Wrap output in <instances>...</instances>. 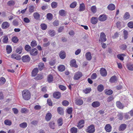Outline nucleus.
Here are the masks:
<instances>
[{
    "mask_svg": "<svg viewBox=\"0 0 133 133\" xmlns=\"http://www.w3.org/2000/svg\"><path fill=\"white\" fill-rule=\"evenodd\" d=\"M23 98L25 100H29L31 97V94L29 91L28 90H24L22 92Z\"/></svg>",
    "mask_w": 133,
    "mask_h": 133,
    "instance_id": "nucleus-1",
    "label": "nucleus"
},
{
    "mask_svg": "<svg viewBox=\"0 0 133 133\" xmlns=\"http://www.w3.org/2000/svg\"><path fill=\"white\" fill-rule=\"evenodd\" d=\"M86 132L88 133H93L95 131V126L94 125L92 124L88 126L86 129Z\"/></svg>",
    "mask_w": 133,
    "mask_h": 133,
    "instance_id": "nucleus-2",
    "label": "nucleus"
},
{
    "mask_svg": "<svg viewBox=\"0 0 133 133\" xmlns=\"http://www.w3.org/2000/svg\"><path fill=\"white\" fill-rule=\"evenodd\" d=\"M83 75L82 73L80 72H76L74 77L75 80H77L79 79Z\"/></svg>",
    "mask_w": 133,
    "mask_h": 133,
    "instance_id": "nucleus-3",
    "label": "nucleus"
},
{
    "mask_svg": "<svg viewBox=\"0 0 133 133\" xmlns=\"http://www.w3.org/2000/svg\"><path fill=\"white\" fill-rule=\"evenodd\" d=\"M30 58L28 55L23 56L22 58V60L24 62H28L30 61Z\"/></svg>",
    "mask_w": 133,
    "mask_h": 133,
    "instance_id": "nucleus-4",
    "label": "nucleus"
},
{
    "mask_svg": "<svg viewBox=\"0 0 133 133\" xmlns=\"http://www.w3.org/2000/svg\"><path fill=\"white\" fill-rule=\"evenodd\" d=\"M84 121L83 119L80 120L78 123L77 127L79 129H82L84 126L83 125L84 124Z\"/></svg>",
    "mask_w": 133,
    "mask_h": 133,
    "instance_id": "nucleus-5",
    "label": "nucleus"
},
{
    "mask_svg": "<svg viewBox=\"0 0 133 133\" xmlns=\"http://www.w3.org/2000/svg\"><path fill=\"white\" fill-rule=\"evenodd\" d=\"M66 54L65 51L63 50L61 51L59 54V56L62 59H64L66 57Z\"/></svg>",
    "mask_w": 133,
    "mask_h": 133,
    "instance_id": "nucleus-6",
    "label": "nucleus"
},
{
    "mask_svg": "<svg viewBox=\"0 0 133 133\" xmlns=\"http://www.w3.org/2000/svg\"><path fill=\"white\" fill-rule=\"evenodd\" d=\"M107 40L106 36L105 34H101L100 36V39H99V41L101 42H104Z\"/></svg>",
    "mask_w": 133,
    "mask_h": 133,
    "instance_id": "nucleus-7",
    "label": "nucleus"
},
{
    "mask_svg": "<svg viewBox=\"0 0 133 133\" xmlns=\"http://www.w3.org/2000/svg\"><path fill=\"white\" fill-rule=\"evenodd\" d=\"M30 54L33 56L36 55L38 53V51L36 48H34L31 50L30 51Z\"/></svg>",
    "mask_w": 133,
    "mask_h": 133,
    "instance_id": "nucleus-8",
    "label": "nucleus"
},
{
    "mask_svg": "<svg viewBox=\"0 0 133 133\" xmlns=\"http://www.w3.org/2000/svg\"><path fill=\"white\" fill-rule=\"evenodd\" d=\"M107 19V16L105 15H100L98 18V20L101 21H104Z\"/></svg>",
    "mask_w": 133,
    "mask_h": 133,
    "instance_id": "nucleus-9",
    "label": "nucleus"
},
{
    "mask_svg": "<svg viewBox=\"0 0 133 133\" xmlns=\"http://www.w3.org/2000/svg\"><path fill=\"white\" fill-rule=\"evenodd\" d=\"M10 25V24L7 22H3L1 26L3 29H6L9 27Z\"/></svg>",
    "mask_w": 133,
    "mask_h": 133,
    "instance_id": "nucleus-10",
    "label": "nucleus"
},
{
    "mask_svg": "<svg viewBox=\"0 0 133 133\" xmlns=\"http://www.w3.org/2000/svg\"><path fill=\"white\" fill-rule=\"evenodd\" d=\"M100 74L103 76H105L107 75V72L106 69L103 68H101L100 71Z\"/></svg>",
    "mask_w": 133,
    "mask_h": 133,
    "instance_id": "nucleus-11",
    "label": "nucleus"
},
{
    "mask_svg": "<svg viewBox=\"0 0 133 133\" xmlns=\"http://www.w3.org/2000/svg\"><path fill=\"white\" fill-rule=\"evenodd\" d=\"M104 128L107 132H110L111 131L112 127L110 124H107L105 126Z\"/></svg>",
    "mask_w": 133,
    "mask_h": 133,
    "instance_id": "nucleus-12",
    "label": "nucleus"
},
{
    "mask_svg": "<svg viewBox=\"0 0 133 133\" xmlns=\"http://www.w3.org/2000/svg\"><path fill=\"white\" fill-rule=\"evenodd\" d=\"M61 94L59 92H56L53 94V97L57 99H59L61 97Z\"/></svg>",
    "mask_w": 133,
    "mask_h": 133,
    "instance_id": "nucleus-13",
    "label": "nucleus"
},
{
    "mask_svg": "<svg viewBox=\"0 0 133 133\" xmlns=\"http://www.w3.org/2000/svg\"><path fill=\"white\" fill-rule=\"evenodd\" d=\"M127 125L125 124H121L119 126L118 130L119 131H123L127 128Z\"/></svg>",
    "mask_w": 133,
    "mask_h": 133,
    "instance_id": "nucleus-14",
    "label": "nucleus"
},
{
    "mask_svg": "<svg viewBox=\"0 0 133 133\" xmlns=\"http://www.w3.org/2000/svg\"><path fill=\"white\" fill-rule=\"evenodd\" d=\"M52 117V115L50 112L48 113L45 117V119L47 121H49L51 119Z\"/></svg>",
    "mask_w": 133,
    "mask_h": 133,
    "instance_id": "nucleus-15",
    "label": "nucleus"
},
{
    "mask_svg": "<svg viewBox=\"0 0 133 133\" xmlns=\"http://www.w3.org/2000/svg\"><path fill=\"white\" fill-rule=\"evenodd\" d=\"M98 21V19L97 17H93L91 19V23L93 24H96Z\"/></svg>",
    "mask_w": 133,
    "mask_h": 133,
    "instance_id": "nucleus-16",
    "label": "nucleus"
},
{
    "mask_svg": "<svg viewBox=\"0 0 133 133\" xmlns=\"http://www.w3.org/2000/svg\"><path fill=\"white\" fill-rule=\"evenodd\" d=\"M11 57L18 60H20L21 59V56L18 55L13 54L11 56Z\"/></svg>",
    "mask_w": 133,
    "mask_h": 133,
    "instance_id": "nucleus-17",
    "label": "nucleus"
},
{
    "mask_svg": "<svg viewBox=\"0 0 133 133\" xmlns=\"http://www.w3.org/2000/svg\"><path fill=\"white\" fill-rule=\"evenodd\" d=\"M70 65L72 67H74L77 68L78 67L77 65L76 64V62L75 59H72L70 62Z\"/></svg>",
    "mask_w": 133,
    "mask_h": 133,
    "instance_id": "nucleus-18",
    "label": "nucleus"
},
{
    "mask_svg": "<svg viewBox=\"0 0 133 133\" xmlns=\"http://www.w3.org/2000/svg\"><path fill=\"white\" fill-rule=\"evenodd\" d=\"M100 105L99 102L98 101H95L92 103L91 105L93 107L95 108L99 107Z\"/></svg>",
    "mask_w": 133,
    "mask_h": 133,
    "instance_id": "nucleus-19",
    "label": "nucleus"
},
{
    "mask_svg": "<svg viewBox=\"0 0 133 133\" xmlns=\"http://www.w3.org/2000/svg\"><path fill=\"white\" fill-rule=\"evenodd\" d=\"M38 69L40 71L42 70L44 68V65L43 63L40 62L38 64Z\"/></svg>",
    "mask_w": 133,
    "mask_h": 133,
    "instance_id": "nucleus-20",
    "label": "nucleus"
},
{
    "mask_svg": "<svg viewBox=\"0 0 133 133\" xmlns=\"http://www.w3.org/2000/svg\"><path fill=\"white\" fill-rule=\"evenodd\" d=\"M38 72V69L37 68H34L32 72V75L33 76H35Z\"/></svg>",
    "mask_w": 133,
    "mask_h": 133,
    "instance_id": "nucleus-21",
    "label": "nucleus"
},
{
    "mask_svg": "<svg viewBox=\"0 0 133 133\" xmlns=\"http://www.w3.org/2000/svg\"><path fill=\"white\" fill-rule=\"evenodd\" d=\"M115 6L113 4H109L108 6V9L112 11L114 10L115 9Z\"/></svg>",
    "mask_w": 133,
    "mask_h": 133,
    "instance_id": "nucleus-22",
    "label": "nucleus"
},
{
    "mask_svg": "<svg viewBox=\"0 0 133 133\" xmlns=\"http://www.w3.org/2000/svg\"><path fill=\"white\" fill-rule=\"evenodd\" d=\"M117 81V77L115 76L111 77L109 80L110 82L111 83L115 82Z\"/></svg>",
    "mask_w": 133,
    "mask_h": 133,
    "instance_id": "nucleus-23",
    "label": "nucleus"
},
{
    "mask_svg": "<svg viewBox=\"0 0 133 133\" xmlns=\"http://www.w3.org/2000/svg\"><path fill=\"white\" fill-rule=\"evenodd\" d=\"M98 91L99 92H102L104 89V87L102 84L99 85L97 87Z\"/></svg>",
    "mask_w": 133,
    "mask_h": 133,
    "instance_id": "nucleus-24",
    "label": "nucleus"
},
{
    "mask_svg": "<svg viewBox=\"0 0 133 133\" xmlns=\"http://www.w3.org/2000/svg\"><path fill=\"white\" fill-rule=\"evenodd\" d=\"M85 56L87 60L89 61L91 59L92 57L90 52H87L85 54Z\"/></svg>",
    "mask_w": 133,
    "mask_h": 133,
    "instance_id": "nucleus-25",
    "label": "nucleus"
},
{
    "mask_svg": "<svg viewBox=\"0 0 133 133\" xmlns=\"http://www.w3.org/2000/svg\"><path fill=\"white\" fill-rule=\"evenodd\" d=\"M58 69L59 71L62 72L65 70V67L63 65H60L58 67Z\"/></svg>",
    "mask_w": 133,
    "mask_h": 133,
    "instance_id": "nucleus-26",
    "label": "nucleus"
},
{
    "mask_svg": "<svg viewBox=\"0 0 133 133\" xmlns=\"http://www.w3.org/2000/svg\"><path fill=\"white\" fill-rule=\"evenodd\" d=\"M49 125L50 128L54 129L55 126V123L54 121L50 122L49 123Z\"/></svg>",
    "mask_w": 133,
    "mask_h": 133,
    "instance_id": "nucleus-27",
    "label": "nucleus"
},
{
    "mask_svg": "<svg viewBox=\"0 0 133 133\" xmlns=\"http://www.w3.org/2000/svg\"><path fill=\"white\" fill-rule=\"evenodd\" d=\"M117 106L119 109H122L123 108V106L120 101H118L116 102Z\"/></svg>",
    "mask_w": 133,
    "mask_h": 133,
    "instance_id": "nucleus-28",
    "label": "nucleus"
},
{
    "mask_svg": "<svg viewBox=\"0 0 133 133\" xmlns=\"http://www.w3.org/2000/svg\"><path fill=\"white\" fill-rule=\"evenodd\" d=\"M83 101L81 99H77L76 102V104L78 105H80L83 104Z\"/></svg>",
    "mask_w": 133,
    "mask_h": 133,
    "instance_id": "nucleus-29",
    "label": "nucleus"
},
{
    "mask_svg": "<svg viewBox=\"0 0 133 133\" xmlns=\"http://www.w3.org/2000/svg\"><path fill=\"white\" fill-rule=\"evenodd\" d=\"M105 93L107 95H110L112 94L113 93V91L111 90L110 89L105 90L104 91Z\"/></svg>",
    "mask_w": 133,
    "mask_h": 133,
    "instance_id": "nucleus-30",
    "label": "nucleus"
},
{
    "mask_svg": "<svg viewBox=\"0 0 133 133\" xmlns=\"http://www.w3.org/2000/svg\"><path fill=\"white\" fill-rule=\"evenodd\" d=\"M130 17V15L129 13L128 12H127L124 14L123 16V18L125 19H127L129 18Z\"/></svg>",
    "mask_w": 133,
    "mask_h": 133,
    "instance_id": "nucleus-31",
    "label": "nucleus"
},
{
    "mask_svg": "<svg viewBox=\"0 0 133 133\" xmlns=\"http://www.w3.org/2000/svg\"><path fill=\"white\" fill-rule=\"evenodd\" d=\"M53 79V77L52 75H48V78L47 80L48 82L50 83L51 82Z\"/></svg>",
    "mask_w": 133,
    "mask_h": 133,
    "instance_id": "nucleus-32",
    "label": "nucleus"
},
{
    "mask_svg": "<svg viewBox=\"0 0 133 133\" xmlns=\"http://www.w3.org/2000/svg\"><path fill=\"white\" fill-rule=\"evenodd\" d=\"M6 50L8 54L10 53L12 51L11 47L9 45H7L6 46Z\"/></svg>",
    "mask_w": 133,
    "mask_h": 133,
    "instance_id": "nucleus-33",
    "label": "nucleus"
},
{
    "mask_svg": "<svg viewBox=\"0 0 133 133\" xmlns=\"http://www.w3.org/2000/svg\"><path fill=\"white\" fill-rule=\"evenodd\" d=\"M125 56V55L123 54H118L117 55V57L120 60L123 61L124 60V58L123 56Z\"/></svg>",
    "mask_w": 133,
    "mask_h": 133,
    "instance_id": "nucleus-34",
    "label": "nucleus"
},
{
    "mask_svg": "<svg viewBox=\"0 0 133 133\" xmlns=\"http://www.w3.org/2000/svg\"><path fill=\"white\" fill-rule=\"evenodd\" d=\"M119 47L121 49L123 50H125L127 48V46L125 44H123L121 45Z\"/></svg>",
    "mask_w": 133,
    "mask_h": 133,
    "instance_id": "nucleus-35",
    "label": "nucleus"
},
{
    "mask_svg": "<svg viewBox=\"0 0 133 133\" xmlns=\"http://www.w3.org/2000/svg\"><path fill=\"white\" fill-rule=\"evenodd\" d=\"M85 9V6L84 4L82 3L80 4L79 7V11H83Z\"/></svg>",
    "mask_w": 133,
    "mask_h": 133,
    "instance_id": "nucleus-36",
    "label": "nucleus"
},
{
    "mask_svg": "<svg viewBox=\"0 0 133 133\" xmlns=\"http://www.w3.org/2000/svg\"><path fill=\"white\" fill-rule=\"evenodd\" d=\"M71 133H77V129L75 127H73L70 129Z\"/></svg>",
    "mask_w": 133,
    "mask_h": 133,
    "instance_id": "nucleus-37",
    "label": "nucleus"
},
{
    "mask_svg": "<svg viewBox=\"0 0 133 133\" xmlns=\"http://www.w3.org/2000/svg\"><path fill=\"white\" fill-rule=\"evenodd\" d=\"M34 18L36 19H38L40 17V15L37 12H35L33 14Z\"/></svg>",
    "mask_w": 133,
    "mask_h": 133,
    "instance_id": "nucleus-38",
    "label": "nucleus"
},
{
    "mask_svg": "<svg viewBox=\"0 0 133 133\" xmlns=\"http://www.w3.org/2000/svg\"><path fill=\"white\" fill-rule=\"evenodd\" d=\"M4 124L6 125H10L11 124V121L9 119H6L4 121Z\"/></svg>",
    "mask_w": 133,
    "mask_h": 133,
    "instance_id": "nucleus-39",
    "label": "nucleus"
},
{
    "mask_svg": "<svg viewBox=\"0 0 133 133\" xmlns=\"http://www.w3.org/2000/svg\"><path fill=\"white\" fill-rule=\"evenodd\" d=\"M6 82V79L3 77H1L0 78V84H4Z\"/></svg>",
    "mask_w": 133,
    "mask_h": 133,
    "instance_id": "nucleus-40",
    "label": "nucleus"
},
{
    "mask_svg": "<svg viewBox=\"0 0 133 133\" xmlns=\"http://www.w3.org/2000/svg\"><path fill=\"white\" fill-rule=\"evenodd\" d=\"M57 111L60 114L62 115L63 114V108L61 107H59L57 108Z\"/></svg>",
    "mask_w": 133,
    "mask_h": 133,
    "instance_id": "nucleus-41",
    "label": "nucleus"
},
{
    "mask_svg": "<svg viewBox=\"0 0 133 133\" xmlns=\"http://www.w3.org/2000/svg\"><path fill=\"white\" fill-rule=\"evenodd\" d=\"M65 11L63 10H60L59 11V15L62 16H65Z\"/></svg>",
    "mask_w": 133,
    "mask_h": 133,
    "instance_id": "nucleus-42",
    "label": "nucleus"
},
{
    "mask_svg": "<svg viewBox=\"0 0 133 133\" xmlns=\"http://www.w3.org/2000/svg\"><path fill=\"white\" fill-rule=\"evenodd\" d=\"M15 2L12 0L10 1L7 3V5H8L11 6L14 5L15 4Z\"/></svg>",
    "mask_w": 133,
    "mask_h": 133,
    "instance_id": "nucleus-43",
    "label": "nucleus"
},
{
    "mask_svg": "<svg viewBox=\"0 0 133 133\" xmlns=\"http://www.w3.org/2000/svg\"><path fill=\"white\" fill-rule=\"evenodd\" d=\"M57 123L59 126H61L63 124V119L61 118H59L57 121Z\"/></svg>",
    "mask_w": 133,
    "mask_h": 133,
    "instance_id": "nucleus-44",
    "label": "nucleus"
},
{
    "mask_svg": "<svg viewBox=\"0 0 133 133\" xmlns=\"http://www.w3.org/2000/svg\"><path fill=\"white\" fill-rule=\"evenodd\" d=\"M22 50L23 48L22 47L19 46L16 49V52L19 54H21L22 53Z\"/></svg>",
    "mask_w": 133,
    "mask_h": 133,
    "instance_id": "nucleus-45",
    "label": "nucleus"
},
{
    "mask_svg": "<svg viewBox=\"0 0 133 133\" xmlns=\"http://www.w3.org/2000/svg\"><path fill=\"white\" fill-rule=\"evenodd\" d=\"M52 15L50 13L46 15L47 18L49 20H51L52 18Z\"/></svg>",
    "mask_w": 133,
    "mask_h": 133,
    "instance_id": "nucleus-46",
    "label": "nucleus"
},
{
    "mask_svg": "<svg viewBox=\"0 0 133 133\" xmlns=\"http://www.w3.org/2000/svg\"><path fill=\"white\" fill-rule=\"evenodd\" d=\"M27 124L26 122L22 123L20 124L19 125L20 127L22 128H25L27 126Z\"/></svg>",
    "mask_w": 133,
    "mask_h": 133,
    "instance_id": "nucleus-47",
    "label": "nucleus"
},
{
    "mask_svg": "<svg viewBox=\"0 0 133 133\" xmlns=\"http://www.w3.org/2000/svg\"><path fill=\"white\" fill-rule=\"evenodd\" d=\"M118 119L120 120H122L123 118V114L122 113H119L117 115Z\"/></svg>",
    "mask_w": 133,
    "mask_h": 133,
    "instance_id": "nucleus-48",
    "label": "nucleus"
},
{
    "mask_svg": "<svg viewBox=\"0 0 133 133\" xmlns=\"http://www.w3.org/2000/svg\"><path fill=\"white\" fill-rule=\"evenodd\" d=\"M91 90V89L90 88H87L85 90H83V92L87 94L89 93Z\"/></svg>",
    "mask_w": 133,
    "mask_h": 133,
    "instance_id": "nucleus-49",
    "label": "nucleus"
},
{
    "mask_svg": "<svg viewBox=\"0 0 133 133\" xmlns=\"http://www.w3.org/2000/svg\"><path fill=\"white\" fill-rule=\"evenodd\" d=\"M40 26H41V28L43 30H45L47 28V25L44 23L42 24H41Z\"/></svg>",
    "mask_w": 133,
    "mask_h": 133,
    "instance_id": "nucleus-50",
    "label": "nucleus"
},
{
    "mask_svg": "<svg viewBox=\"0 0 133 133\" xmlns=\"http://www.w3.org/2000/svg\"><path fill=\"white\" fill-rule=\"evenodd\" d=\"M37 45L36 42L35 40H33L31 43V46L33 47H35Z\"/></svg>",
    "mask_w": 133,
    "mask_h": 133,
    "instance_id": "nucleus-51",
    "label": "nucleus"
},
{
    "mask_svg": "<svg viewBox=\"0 0 133 133\" xmlns=\"http://www.w3.org/2000/svg\"><path fill=\"white\" fill-rule=\"evenodd\" d=\"M12 41L14 43H17L18 41L17 38L16 36L13 37L12 38Z\"/></svg>",
    "mask_w": 133,
    "mask_h": 133,
    "instance_id": "nucleus-52",
    "label": "nucleus"
},
{
    "mask_svg": "<svg viewBox=\"0 0 133 133\" xmlns=\"http://www.w3.org/2000/svg\"><path fill=\"white\" fill-rule=\"evenodd\" d=\"M25 50L27 51H30L31 48V47L28 45H26L24 47Z\"/></svg>",
    "mask_w": 133,
    "mask_h": 133,
    "instance_id": "nucleus-53",
    "label": "nucleus"
},
{
    "mask_svg": "<svg viewBox=\"0 0 133 133\" xmlns=\"http://www.w3.org/2000/svg\"><path fill=\"white\" fill-rule=\"evenodd\" d=\"M76 5L77 3L76 2H74L70 4V6L71 8H75Z\"/></svg>",
    "mask_w": 133,
    "mask_h": 133,
    "instance_id": "nucleus-54",
    "label": "nucleus"
},
{
    "mask_svg": "<svg viewBox=\"0 0 133 133\" xmlns=\"http://www.w3.org/2000/svg\"><path fill=\"white\" fill-rule=\"evenodd\" d=\"M43 78V76L42 74H38L37 76L35 78V79L36 80L41 79Z\"/></svg>",
    "mask_w": 133,
    "mask_h": 133,
    "instance_id": "nucleus-55",
    "label": "nucleus"
},
{
    "mask_svg": "<svg viewBox=\"0 0 133 133\" xmlns=\"http://www.w3.org/2000/svg\"><path fill=\"white\" fill-rule=\"evenodd\" d=\"M21 111V112L23 113H26L28 112V110L25 108H22Z\"/></svg>",
    "mask_w": 133,
    "mask_h": 133,
    "instance_id": "nucleus-56",
    "label": "nucleus"
},
{
    "mask_svg": "<svg viewBox=\"0 0 133 133\" xmlns=\"http://www.w3.org/2000/svg\"><path fill=\"white\" fill-rule=\"evenodd\" d=\"M127 67L129 70H133V65H132L129 64L127 65Z\"/></svg>",
    "mask_w": 133,
    "mask_h": 133,
    "instance_id": "nucleus-57",
    "label": "nucleus"
},
{
    "mask_svg": "<svg viewBox=\"0 0 133 133\" xmlns=\"http://www.w3.org/2000/svg\"><path fill=\"white\" fill-rule=\"evenodd\" d=\"M91 10L93 13H95L96 11V6H92L91 8Z\"/></svg>",
    "mask_w": 133,
    "mask_h": 133,
    "instance_id": "nucleus-58",
    "label": "nucleus"
},
{
    "mask_svg": "<svg viewBox=\"0 0 133 133\" xmlns=\"http://www.w3.org/2000/svg\"><path fill=\"white\" fill-rule=\"evenodd\" d=\"M57 6V4L56 2H54L51 4V6L52 8H55Z\"/></svg>",
    "mask_w": 133,
    "mask_h": 133,
    "instance_id": "nucleus-59",
    "label": "nucleus"
},
{
    "mask_svg": "<svg viewBox=\"0 0 133 133\" xmlns=\"http://www.w3.org/2000/svg\"><path fill=\"white\" fill-rule=\"evenodd\" d=\"M56 61L55 60H52L49 62V63L50 65L53 66L55 64Z\"/></svg>",
    "mask_w": 133,
    "mask_h": 133,
    "instance_id": "nucleus-60",
    "label": "nucleus"
},
{
    "mask_svg": "<svg viewBox=\"0 0 133 133\" xmlns=\"http://www.w3.org/2000/svg\"><path fill=\"white\" fill-rule=\"evenodd\" d=\"M69 103V102L66 100H64L62 102V105L65 106H67L68 105Z\"/></svg>",
    "mask_w": 133,
    "mask_h": 133,
    "instance_id": "nucleus-61",
    "label": "nucleus"
},
{
    "mask_svg": "<svg viewBox=\"0 0 133 133\" xmlns=\"http://www.w3.org/2000/svg\"><path fill=\"white\" fill-rule=\"evenodd\" d=\"M128 25L130 28H133V22L132 21L129 22L128 23Z\"/></svg>",
    "mask_w": 133,
    "mask_h": 133,
    "instance_id": "nucleus-62",
    "label": "nucleus"
},
{
    "mask_svg": "<svg viewBox=\"0 0 133 133\" xmlns=\"http://www.w3.org/2000/svg\"><path fill=\"white\" fill-rule=\"evenodd\" d=\"M114 99L113 96H110L107 98V101L109 102L112 101Z\"/></svg>",
    "mask_w": 133,
    "mask_h": 133,
    "instance_id": "nucleus-63",
    "label": "nucleus"
},
{
    "mask_svg": "<svg viewBox=\"0 0 133 133\" xmlns=\"http://www.w3.org/2000/svg\"><path fill=\"white\" fill-rule=\"evenodd\" d=\"M8 41V38L7 36H5L3 39V42L4 43H6Z\"/></svg>",
    "mask_w": 133,
    "mask_h": 133,
    "instance_id": "nucleus-64",
    "label": "nucleus"
}]
</instances>
